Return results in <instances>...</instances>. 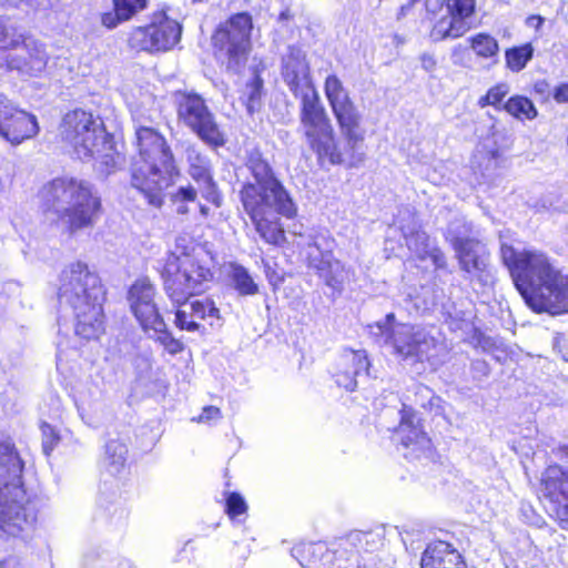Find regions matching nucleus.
I'll return each mask as SVG.
<instances>
[{
	"instance_id": "f257e3e1",
	"label": "nucleus",
	"mask_w": 568,
	"mask_h": 568,
	"mask_svg": "<svg viewBox=\"0 0 568 568\" xmlns=\"http://www.w3.org/2000/svg\"><path fill=\"white\" fill-rule=\"evenodd\" d=\"M282 75L293 94L301 99L300 129L318 163H348L354 166L363 162L365 131L361 128L362 114L352 99L331 108L339 126L341 141L312 83L310 68L301 49L288 48L283 57Z\"/></svg>"
},
{
	"instance_id": "f03ea898",
	"label": "nucleus",
	"mask_w": 568,
	"mask_h": 568,
	"mask_svg": "<svg viewBox=\"0 0 568 568\" xmlns=\"http://www.w3.org/2000/svg\"><path fill=\"white\" fill-rule=\"evenodd\" d=\"M500 255L526 304L535 312H568V276L541 251L516 252L503 244Z\"/></svg>"
},
{
	"instance_id": "7ed1b4c3",
	"label": "nucleus",
	"mask_w": 568,
	"mask_h": 568,
	"mask_svg": "<svg viewBox=\"0 0 568 568\" xmlns=\"http://www.w3.org/2000/svg\"><path fill=\"white\" fill-rule=\"evenodd\" d=\"M156 113L153 109L146 115L140 110L134 112V120L139 123L135 128L139 155L131 165V184L151 205L160 207L164 190L173 183L178 169L164 136L145 124L146 121L153 122Z\"/></svg>"
},
{
	"instance_id": "20e7f679",
	"label": "nucleus",
	"mask_w": 568,
	"mask_h": 568,
	"mask_svg": "<svg viewBox=\"0 0 568 568\" xmlns=\"http://www.w3.org/2000/svg\"><path fill=\"white\" fill-rule=\"evenodd\" d=\"M44 211L51 212L73 234L93 227L99 219L101 201L92 185L75 178H57L40 192Z\"/></svg>"
},
{
	"instance_id": "39448f33",
	"label": "nucleus",
	"mask_w": 568,
	"mask_h": 568,
	"mask_svg": "<svg viewBox=\"0 0 568 568\" xmlns=\"http://www.w3.org/2000/svg\"><path fill=\"white\" fill-rule=\"evenodd\" d=\"M212 278L211 268L194 254H171L163 270L164 291L173 304L186 302L190 296L203 292Z\"/></svg>"
},
{
	"instance_id": "423d86ee",
	"label": "nucleus",
	"mask_w": 568,
	"mask_h": 568,
	"mask_svg": "<svg viewBox=\"0 0 568 568\" xmlns=\"http://www.w3.org/2000/svg\"><path fill=\"white\" fill-rule=\"evenodd\" d=\"M252 29V17L241 12L220 23L212 34L215 58L233 73L241 72L247 62Z\"/></svg>"
},
{
	"instance_id": "0eeeda50",
	"label": "nucleus",
	"mask_w": 568,
	"mask_h": 568,
	"mask_svg": "<svg viewBox=\"0 0 568 568\" xmlns=\"http://www.w3.org/2000/svg\"><path fill=\"white\" fill-rule=\"evenodd\" d=\"M48 59L42 44L26 39L23 34L18 32L17 28L0 19L1 69L36 77L45 69Z\"/></svg>"
},
{
	"instance_id": "6e6552de",
	"label": "nucleus",
	"mask_w": 568,
	"mask_h": 568,
	"mask_svg": "<svg viewBox=\"0 0 568 568\" xmlns=\"http://www.w3.org/2000/svg\"><path fill=\"white\" fill-rule=\"evenodd\" d=\"M172 101L179 122L210 145L220 146L224 144L223 133L220 131L205 100L199 93L176 90L172 93Z\"/></svg>"
},
{
	"instance_id": "1a4fd4ad",
	"label": "nucleus",
	"mask_w": 568,
	"mask_h": 568,
	"mask_svg": "<svg viewBox=\"0 0 568 568\" xmlns=\"http://www.w3.org/2000/svg\"><path fill=\"white\" fill-rule=\"evenodd\" d=\"M384 345L409 364L428 362L434 365L438 348L437 339L426 328L412 324L394 325L387 332Z\"/></svg>"
},
{
	"instance_id": "9d476101",
	"label": "nucleus",
	"mask_w": 568,
	"mask_h": 568,
	"mask_svg": "<svg viewBox=\"0 0 568 568\" xmlns=\"http://www.w3.org/2000/svg\"><path fill=\"white\" fill-rule=\"evenodd\" d=\"M61 135L81 160L90 159L100 152V146L106 145L102 122L83 110H74L64 115Z\"/></svg>"
},
{
	"instance_id": "9b49d317",
	"label": "nucleus",
	"mask_w": 568,
	"mask_h": 568,
	"mask_svg": "<svg viewBox=\"0 0 568 568\" xmlns=\"http://www.w3.org/2000/svg\"><path fill=\"white\" fill-rule=\"evenodd\" d=\"M242 205L250 215L256 232L266 243L280 245L285 240L278 216L293 217L296 214V205L291 197L257 202L252 195H248L246 203Z\"/></svg>"
},
{
	"instance_id": "f8f14e48",
	"label": "nucleus",
	"mask_w": 568,
	"mask_h": 568,
	"mask_svg": "<svg viewBox=\"0 0 568 568\" xmlns=\"http://www.w3.org/2000/svg\"><path fill=\"white\" fill-rule=\"evenodd\" d=\"M60 303L75 308L94 301H103L104 292L98 275L82 262H72L60 274Z\"/></svg>"
},
{
	"instance_id": "ddd939ff",
	"label": "nucleus",
	"mask_w": 568,
	"mask_h": 568,
	"mask_svg": "<svg viewBox=\"0 0 568 568\" xmlns=\"http://www.w3.org/2000/svg\"><path fill=\"white\" fill-rule=\"evenodd\" d=\"M246 166L254 181L243 185L240 192L242 204L246 203V196L248 195H252L257 202L291 197L260 152H251Z\"/></svg>"
},
{
	"instance_id": "4468645a",
	"label": "nucleus",
	"mask_w": 568,
	"mask_h": 568,
	"mask_svg": "<svg viewBox=\"0 0 568 568\" xmlns=\"http://www.w3.org/2000/svg\"><path fill=\"white\" fill-rule=\"evenodd\" d=\"M181 30L175 20L161 13L155 16L151 24L135 28L131 32L129 43L136 50L168 51L179 42Z\"/></svg>"
},
{
	"instance_id": "2eb2a0df",
	"label": "nucleus",
	"mask_w": 568,
	"mask_h": 568,
	"mask_svg": "<svg viewBox=\"0 0 568 568\" xmlns=\"http://www.w3.org/2000/svg\"><path fill=\"white\" fill-rule=\"evenodd\" d=\"M452 245L466 280L478 283L480 286L493 283L489 253L483 243L474 239L455 237Z\"/></svg>"
},
{
	"instance_id": "dca6fc26",
	"label": "nucleus",
	"mask_w": 568,
	"mask_h": 568,
	"mask_svg": "<svg viewBox=\"0 0 568 568\" xmlns=\"http://www.w3.org/2000/svg\"><path fill=\"white\" fill-rule=\"evenodd\" d=\"M540 498L548 503V511L564 529H568V469L552 465L540 478Z\"/></svg>"
},
{
	"instance_id": "f3484780",
	"label": "nucleus",
	"mask_w": 568,
	"mask_h": 568,
	"mask_svg": "<svg viewBox=\"0 0 568 568\" xmlns=\"http://www.w3.org/2000/svg\"><path fill=\"white\" fill-rule=\"evenodd\" d=\"M34 115L17 108L6 97L0 95V135L13 145H18L38 133Z\"/></svg>"
},
{
	"instance_id": "a211bd4d",
	"label": "nucleus",
	"mask_w": 568,
	"mask_h": 568,
	"mask_svg": "<svg viewBox=\"0 0 568 568\" xmlns=\"http://www.w3.org/2000/svg\"><path fill=\"white\" fill-rule=\"evenodd\" d=\"M154 286L145 278L138 280L129 291L131 310L145 331H162L165 327V322L154 302Z\"/></svg>"
},
{
	"instance_id": "6ab92c4d",
	"label": "nucleus",
	"mask_w": 568,
	"mask_h": 568,
	"mask_svg": "<svg viewBox=\"0 0 568 568\" xmlns=\"http://www.w3.org/2000/svg\"><path fill=\"white\" fill-rule=\"evenodd\" d=\"M308 266L314 268L324 283L334 291L341 292L347 278L345 266L328 250H322L317 242L310 243L306 248Z\"/></svg>"
},
{
	"instance_id": "aec40b11",
	"label": "nucleus",
	"mask_w": 568,
	"mask_h": 568,
	"mask_svg": "<svg viewBox=\"0 0 568 568\" xmlns=\"http://www.w3.org/2000/svg\"><path fill=\"white\" fill-rule=\"evenodd\" d=\"M399 436L400 444L410 449L409 453L405 454V457L420 458L422 456H428L432 448V443L425 432H423L418 422L416 420L415 414L412 408L403 404L400 410V423L396 429Z\"/></svg>"
},
{
	"instance_id": "412c9836",
	"label": "nucleus",
	"mask_w": 568,
	"mask_h": 568,
	"mask_svg": "<svg viewBox=\"0 0 568 568\" xmlns=\"http://www.w3.org/2000/svg\"><path fill=\"white\" fill-rule=\"evenodd\" d=\"M186 154L190 164V175L199 183L202 196L216 206H220L221 196L211 175L210 161L194 148H189Z\"/></svg>"
},
{
	"instance_id": "4be33fe9",
	"label": "nucleus",
	"mask_w": 568,
	"mask_h": 568,
	"mask_svg": "<svg viewBox=\"0 0 568 568\" xmlns=\"http://www.w3.org/2000/svg\"><path fill=\"white\" fill-rule=\"evenodd\" d=\"M103 301H94L85 305L72 308L75 324V334L84 339L98 338L104 331Z\"/></svg>"
},
{
	"instance_id": "5701e85b",
	"label": "nucleus",
	"mask_w": 568,
	"mask_h": 568,
	"mask_svg": "<svg viewBox=\"0 0 568 568\" xmlns=\"http://www.w3.org/2000/svg\"><path fill=\"white\" fill-rule=\"evenodd\" d=\"M420 568H466L460 554L446 542L428 546L423 554Z\"/></svg>"
},
{
	"instance_id": "b1692460",
	"label": "nucleus",
	"mask_w": 568,
	"mask_h": 568,
	"mask_svg": "<svg viewBox=\"0 0 568 568\" xmlns=\"http://www.w3.org/2000/svg\"><path fill=\"white\" fill-rule=\"evenodd\" d=\"M366 538L367 535L363 531H352L338 540V548L336 549L329 550L323 544H314L307 546V551L312 552L314 556H321V560H323V568H326L327 564H332V568H343L339 562H332V559L339 552L341 549H346L348 546L353 547L354 549L362 548ZM336 561H338L337 558Z\"/></svg>"
},
{
	"instance_id": "393cba45",
	"label": "nucleus",
	"mask_w": 568,
	"mask_h": 568,
	"mask_svg": "<svg viewBox=\"0 0 568 568\" xmlns=\"http://www.w3.org/2000/svg\"><path fill=\"white\" fill-rule=\"evenodd\" d=\"M112 2L114 11L101 16V24L108 29H114L120 23L129 21L148 4V0H112Z\"/></svg>"
},
{
	"instance_id": "a878e982",
	"label": "nucleus",
	"mask_w": 568,
	"mask_h": 568,
	"mask_svg": "<svg viewBox=\"0 0 568 568\" xmlns=\"http://www.w3.org/2000/svg\"><path fill=\"white\" fill-rule=\"evenodd\" d=\"M467 30V26L462 19L449 14L440 18L434 26L430 38L434 41H443L446 39H455L463 36Z\"/></svg>"
},
{
	"instance_id": "bb28decb",
	"label": "nucleus",
	"mask_w": 568,
	"mask_h": 568,
	"mask_svg": "<svg viewBox=\"0 0 568 568\" xmlns=\"http://www.w3.org/2000/svg\"><path fill=\"white\" fill-rule=\"evenodd\" d=\"M230 276L240 295H255L258 293V285L242 265L232 264Z\"/></svg>"
},
{
	"instance_id": "cd10ccee",
	"label": "nucleus",
	"mask_w": 568,
	"mask_h": 568,
	"mask_svg": "<svg viewBox=\"0 0 568 568\" xmlns=\"http://www.w3.org/2000/svg\"><path fill=\"white\" fill-rule=\"evenodd\" d=\"M504 109L519 120H532L538 112L534 103L521 95L511 97L504 105Z\"/></svg>"
},
{
	"instance_id": "c85d7f7f",
	"label": "nucleus",
	"mask_w": 568,
	"mask_h": 568,
	"mask_svg": "<svg viewBox=\"0 0 568 568\" xmlns=\"http://www.w3.org/2000/svg\"><path fill=\"white\" fill-rule=\"evenodd\" d=\"M414 403L422 408L440 414L443 399L435 395L434 392L426 385L418 384L414 389Z\"/></svg>"
},
{
	"instance_id": "c756f323",
	"label": "nucleus",
	"mask_w": 568,
	"mask_h": 568,
	"mask_svg": "<svg viewBox=\"0 0 568 568\" xmlns=\"http://www.w3.org/2000/svg\"><path fill=\"white\" fill-rule=\"evenodd\" d=\"M126 453V446L118 440H110L106 444L105 462L111 474L119 473L124 466Z\"/></svg>"
},
{
	"instance_id": "7c9ffc66",
	"label": "nucleus",
	"mask_w": 568,
	"mask_h": 568,
	"mask_svg": "<svg viewBox=\"0 0 568 568\" xmlns=\"http://www.w3.org/2000/svg\"><path fill=\"white\" fill-rule=\"evenodd\" d=\"M324 91L331 108L351 99L342 81L335 74L326 78Z\"/></svg>"
},
{
	"instance_id": "2f4dec72",
	"label": "nucleus",
	"mask_w": 568,
	"mask_h": 568,
	"mask_svg": "<svg viewBox=\"0 0 568 568\" xmlns=\"http://www.w3.org/2000/svg\"><path fill=\"white\" fill-rule=\"evenodd\" d=\"M262 90H263V80L257 73H254V77L250 83L246 84L244 97L245 104L248 113H253L261 106L262 99Z\"/></svg>"
},
{
	"instance_id": "473e14b6",
	"label": "nucleus",
	"mask_w": 568,
	"mask_h": 568,
	"mask_svg": "<svg viewBox=\"0 0 568 568\" xmlns=\"http://www.w3.org/2000/svg\"><path fill=\"white\" fill-rule=\"evenodd\" d=\"M532 57V49L529 44L513 48L506 51V62L513 71H520Z\"/></svg>"
},
{
	"instance_id": "72a5a7b5",
	"label": "nucleus",
	"mask_w": 568,
	"mask_h": 568,
	"mask_svg": "<svg viewBox=\"0 0 568 568\" xmlns=\"http://www.w3.org/2000/svg\"><path fill=\"white\" fill-rule=\"evenodd\" d=\"M105 148L100 146V152L92 156L97 161L98 170L103 174L111 173L118 164L119 154H114L111 144L105 140Z\"/></svg>"
},
{
	"instance_id": "f704fd0d",
	"label": "nucleus",
	"mask_w": 568,
	"mask_h": 568,
	"mask_svg": "<svg viewBox=\"0 0 568 568\" xmlns=\"http://www.w3.org/2000/svg\"><path fill=\"white\" fill-rule=\"evenodd\" d=\"M406 245L415 252L420 258H425L426 254L433 246L429 236L424 231H414L410 234H405Z\"/></svg>"
},
{
	"instance_id": "c9c22d12",
	"label": "nucleus",
	"mask_w": 568,
	"mask_h": 568,
	"mask_svg": "<svg viewBox=\"0 0 568 568\" xmlns=\"http://www.w3.org/2000/svg\"><path fill=\"white\" fill-rule=\"evenodd\" d=\"M471 48L479 57L483 58L494 57L498 52L497 41L493 37L484 33L471 38Z\"/></svg>"
},
{
	"instance_id": "e433bc0d",
	"label": "nucleus",
	"mask_w": 568,
	"mask_h": 568,
	"mask_svg": "<svg viewBox=\"0 0 568 568\" xmlns=\"http://www.w3.org/2000/svg\"><path fill=\"white\" fill-rule=\"evenodd\" d=\"M197 192L192 185L180 186L171 194V201L176 205V213L184 215L189 213L187 202L196 200Z\"/></svg>"
},
{
	"instance_id": "4c0bfd02",
	"label": "nucleus",
	"mask_w": 568,
	"mask_h": 568,
	"mask_svg": "<svg viewBox=\"0 0 568 568\" xmlns=\"http://www.w3.org/2000/svg\"><path fill=\"white\" fill-rule=\"evenodd\" d=\"M42 435V450L45 456H50L53 449L59 445L61 436L50 424L43 422L40 426Z\"/></svg>"
},
{
	"instance_id": "58836bf2",
	"label": "nucleus",
	"mask_w": 568,
	"mask_h": 568,
	"mask_svg": "<svg viewBox=\"0 0 568 568\" xmlns=\"http://www.w3.org/2000/svg\"><path fill=\"white\" fill-rule=\"evenodd\" d=\"M174 305L178 306L174 321L176 327L187 332H200L202 326L190 316V310L184 306V302Z\"/></svg>"
},
{
	"instance_id": "ea45409f",
	"label": "nucleus",
	"mask_w": 568,
	"mask_h": 568,
	"mask_svg": "<svg viewBox=\"0 0 568 568\" xmlns=\"http://www.w3.org/2000/svg\"><path fill=\"white\" fill-rule=\"evenodd\" d=\"M346 364H351L353 375L359 376L368 372L369 362L364 352H349L344 357Z\"/></svg>"
},
{
	"instance_id": "a19ab883",
	"label": "nucleus",
	"mask_w": 568,
	"mask_h": 568,
	"mask_svg": "<svg viewBox=\"0 0 568 568\" xmlns=\"http://www.w3.org/2000/svg\"><path fill=\"white\" fill-rule=\"evenodd\" d=\"M449 13L464 21L475 9V0H447Z\"/></svg>"
},
{
	"instance_id": "79ce46f5",
	"label": "nucleus",
	"mask_w": 568,
	"mask_h": 568,
	"mask_svg": "<svg viewBox=\"0 0 568 568\" xmlns=\"http://www.w3.org/2000/svg\"><path fill=\"white\" fill-rule=\"evenodd\" d=\"M159 334L158 341L172 355H176L183 351V344L174 338L168 331L166 326L162 331H154Z\"/></svg>"
},
{
	"instance_id": "37998d69",
	"label": "nucleus",
	"mask_w": 568,
	"mask_h": 568,
	"mask_svg": "<svg viewBox=\"0 0 568 568\" xmlns=\"http://www.w3.org/2000/svg\"><path fill=\"white\" fill-rule=\"evenodd\" d=\"M246 503L237 493H232L226 499V513L231 517H235L246 511Z\"/></svg>"
},
{
	"instance_id": "c03bdc74",
	"label": "nucleus",
	"mask_w": 568,
	"mask_h": 568,
	"mask_svg": "<svg viewBox=\"0 0 568 568\" xmlns=\"http://www.w3.org/2000/svg\"><path fill=\"white\" fill-rule=\"evenodd\" d=\"M397 324L398 323H395V314L394 313H389V314L386 315L384 322H377V323H375L374 325L371 326L372 334L375 335L376 337H381V338L385 339L387 337V332L394 325H397Z\"/></svg>"
},
{
	"instance_id": "a18cd8bd",
	"label": "nucleus",
	"mask_w": 568,
	"mask_h": 568,
	"mask_svg": "<svg viewBox=\"0 0 568 568\" xmlns=\"http://www.w3.org/2000/svg\"><path fill=\"white\" fill-rule=\"evenodd\" d=\"M336 383L339 387H343L349 392L354 390L357 386L356 376L353 375L352 369H346L336 374Z\"/></svg>"
},
{
	"instance_id": "49530a36",
	"label": "nucleus",
	"mask_w": 568,
	"mask_h": 568,
	"mask_svg": "<svg viewBox=\"0 0 568 568\" xmlns=\"http://www.w3.org/2000/svg\"><path fill=\"white\" fill-rule=\"evenodd\" d=\"M184 306L190 310V316L193 317L194 321L199 322L200 320L206 318L207 301H194L190 304L184 302Z\"/></svg>"
},
{
	"instance_id": "de8ad7c7",
	"label": "nucleus",
	"mask_w": 568,
	"mask_h": 568,
	"mask_svg": "<svg viewBox=\"0 0 568 568\" xmlns=\"http://www.w3.org/2000/svg\"><path fill=\"white\" fill-rule=\"evenodd\" d=\"M509 92V88L505 83L497 84L488 90L487 100H490L491 105L496 106Z\"/></svg>"
},
{
	"instance_id": "09e8293b",
	"label": "nucleus",
	"mask_w": 568,
	"mask_h": 568,
	"mask_svg": "<svg viewBox=\"0 0 568 568\" xmlns=\"http://www.w3.org/2000/svg\"><path fill=\"white\" fill-rule=\"evenodd\" d=\"M430 257L434 262V264L437 267H445L446 266V257L444 253L436 246H432L428 253L426 254V257Z\"/></svg>"
},
{
	"instance_id": "8fccbe9b",
	"label": "nucleus",
	"mask_w": 568,
	"mask_h": 568,
	"mask_svg": "<svg viewBox=\"0 0 568 568\" xmlns=\"http://www.w3.org/2000/svg\"><path fill=\"white\" fill-rule=\"evenodd\" d=\"M221 417V412L215 406H206L203 408L197 422H209L211 419H217Z\"/></svg>"
},
{
	"instance_id": "3c124183",
	"label": "nucleus",
	"mask_w": 568,
	"mask_h": 568,
	"mask_svg": "<svg viewBox=\"0 0 568 568\" xmlns=\"http://www.w3.org/2000/svg\"><path fill=\"white\" fill-rule=\"evenodd\" d=\"M552 97L558 103L568 102V83H562L555 88Z\"/></svg>"
},
{
	"instance_id": "603ef678",
	"label": "nucleus",
	"mask_w": 568,
	"mask_h": 568,
	"mask_svg": "<svg viewBox=\"0 0 568 568\" xmlns=\"http://www.w3.org/2000/svg\"><path fill=\"white\" fill-rule=\"evenodd\" d=\"M422 67L424 70L430 72L436 67V60L432 54L424 53L420 58Z\"/></svg>"
},
{
	"instance_id": "864d4df0",
	"label": "nucleus",
	"mask_w": 568,
	"mask_h": 568,
	"mask_svg": "<svg viewBox=\"0 0 568 568\" xmlns=\"http://www.w3.org/2000/svg\"><path fill=\"white\" fill-rule=\"evenodd\" d=\"M206 318H220V311L214 306L213 302L211 301H207Z\"/></svg>"
},
{
	"instance_id": "5fc2aeb1",
	"label": "nucleus",
	"mask_w": 568,
	"mask_h": 568,
	"mask_svg": "<svg viewBox=\"0 0 568 568\" xmlns=\"http://www.w3.org/2000/svg\"><path fill=\"white\" fill-rule=\"evenodd\" d=\"M535 91L540 94H545L548 92V83L546 81H538L534 85Z\"/></svg>"
},
{
	"instance_id": "6e6d98bb",
	"label": "nucleus",
	"mask_w": 568,
	"mask_h": 568,
	"mask_svg": "<svg viewBox=\"0 0 568 568\" xmlns=\"http://www.w3.org/2000/svg\"><path fill=\"white\" fill-rule=\"evenodd\" d=\"M32 0H3L6 4L12 8L20 7L21 3H30Z\"/></svg>"
},
{
	"instance_id": "4d7b16f0",
	"label": "nucleus",
	"mask_w": 568,
	"mask_h": 568,
	"mask_svg": "<svg viewBox=\"0 0 568 568\" xmlns=\"http://www.w3.org/2000/svg\"><path fill=\"white\" fill-rule=\"evenodd\" d=\"M532 21H536V27L538 28L542 23L544 19L539 16H532V17L528 18L529 24H532Z\"/></svg>"
},
{
	"instance_id": "13d9d810",
	"label": "nucleus",
	"mask_w": 568,
	"mask_h": 568,
	"mask_svg": "<svg viewBox=\"0 0 568 568\" xmlns=\"http://www.w3.org/2000/svg\"><path fill=\"white\" fill-rule=\"evenodd\" d=\"M478 104L481 108H485L486 105H491L490 100H487V94L479 99Z\"/></svg>"
},
{
	"instance_id": "bf43d9fd",
	"label": "nucleus",
	"mask_w": 568,
	"mask_h": 568,
	"mask_svg": "<svg viewBox=\"0 0 568 568\" xmlns=\"http://www.w3.org/2000/svg\"><path fill=\"white\" fill-rule=\"evenodd\" d=\"M560 457L565 458L568 462V446H562L559 448Z\"/></svg>"
},
{
	"instance_id": "052dcab7",
	"label": "nucleus",
	"mask_w": 568,
	"mask_h": 568,
	"mask_svg": "<svg viewBox=\"0 0 568 568\" xmlns=\"http://www.w3.org/2000/svg\"><path fill=\"white\" fill-rule=\"evenodd\" d=\"M290 18H291V12H290V10H284V11H282V12H281V14H280V17H278V19H280L281 21L288 20Z\"/></svg>"
},
{
	"instance_id": "680f3d73",
	"label": "nucleus",
	"mask_w": 568,
	"mask_h": 568,
	"mask_svg": "<svg viewBox=\"0 0 568 568\" xmlns=\"http://www.w3.org/2000/svg\"><path fill=\"white\" fill-rule=\"evenodd\" d=\"M200 212L203 216H207L209 214V207L204 206V205H201L200 206Z\"/></svg>"
},
{
	"instance_id": "e2e57ef3",
	"label": "nucleus",
	"mask_w": 568,
	"mask_h": 568,
	"mask_svg": "<svg viewBox=\"0 0 568 568\" xmlns=\"http://www.w3.org/2000/svg\"><path fill=\"white\" fill-rule=\"evenodd\" d=\"M6 187V181L2 176H0V192H2Z\"/></svg>"
},
{
	"instance_id": "0e129e2a",
	"label": "nucleus",
	"mask_w": 568,
	"mask_h": 568,
	"mask_svg": "<svg viewBox=\"0 0 568 568\" xmlns=\"http://www.w3.org/2000/svg\"><path fill=\"white\" fill-rule=\"evenodd\" d=\"M311 564L314 566V568H321V566H316L315 560L311 561Z\"/></svg>"
},
{
	"instance_id": "69168bd1",
	"label": "nucleus",
	"mask_w": 568,
	"mask_h": 568,
	"mask_svg": "<svg viewBox=\"0 0 568 568\" xmlns=\"http://www.w3.org/2000/svg\"><path fill=\"white\" fill-rule=\"evenodd\" d=\"M0 568H2V566L0 565Z\"/></svg>"
},
{
	"instance_id": "338daca9",
	"label": "nucleus",
	"mask_w": 568,
	"mask_h": 568,
	"mask_svg": "<svg viewBox=\"0 0 568 568\" xmlns=\"http://www.w3.org/2000/svg\"><path fill=\"white\" fill-rule=\"evenodd\" d=\"M358 568H361V567H358Z\"/></svg>"
}]
</instances>
